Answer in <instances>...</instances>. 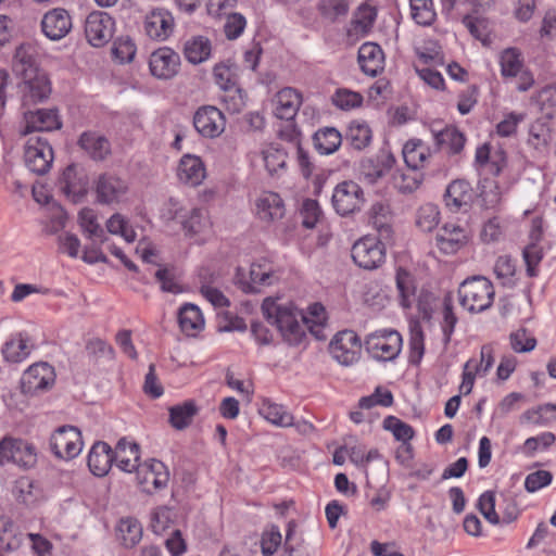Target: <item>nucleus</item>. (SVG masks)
<instances>
[{
    "label": "nucleus",
    "mask_w": 556,
    "mask_h": 556,
    "mask_svg": "<svg viewBox=\"0 0 556 556\" xmlns=\"http://www.w3.org/2000/svg\"><path fill=\"white\" fill-rule=\"evenodd\" d=\"M262 311L267 320L276 325L287 342L293 345L301 342L306 328L301 320V312L288 306H277L274 302L267 300L264 301Z\"/></svg>",
    "instance_id": "obj_1"
},
{
    "label": "nucleus",
    "mask_w": 556,
    "mask_h": 556,
    "mask_svg": "<svg viewBox=\"0 0 556 556\" xmlns=\"http://www.w3.org/2000/svg\"><path fill=\"white\" fill-rule=\"evenodd\" d=\"M492 282L483 276H473L463 281L458 288L460 305L470 313L488 309L494 301Z\"/></svg>",
    "instance_id": "obj_2"
},
{
    "label": "nucleus",
    "mask_w": 556,
    "mask_h": 556,
    "mask_svg": "<svg viewBox=\"0 0 556 556\" xmlns=\"http://www.w3.org/2000/svg\"><path fill=\"white\" fill-rule=\"evenodd\" d=\"M276 280L271 264L265 260L252 263L248 274L238 268L235 276L236 285L244 293H260L263 287L271 286Z\"/></svg>",
    "instance_id": "obj_3"
},
{
    "label": "nucleus",
    "mask_w": 556,
    "mask_h": 556,
    "mask_svg": "<svg viewBox=\"0 0 556 556\" xmlns=\"http://www.w3.org/2000/svg\"><path fill=\"white\" fill-rule=\"evenodd\" d=\"M365 197L363 188L353 180L339 182L332 192L331 204L337 214L352 215L363 207Z\"/></svg>",
    "instance_id": "obj_4"
},
{
    "label": "nucleus",
    "mask_w": 556,
    "mask_h": 556,
    "mask_svg": "<svg viewBox=\"0 0 556 556\" xmlns=\"http://www.w3.org/2000/svg\"><path fill=\"white\" fill-rule=\"evenodd\" d=\"M351 256L358 267L374 270L383 264L386 248L378 238L365 236L353 244Z\"/></svg>",
    "instance_id": "obj_5"
},
{
    "label": "nucleus",
    "mask_w": 556,
    "mask_h": 556,
    "mask_svg": "<svg viewBox=\"0 0 556 556\" xmlns=\"http://www.w3.org/2000/svg\"><path fill=\"white\" fill-rule=\"evenodd\" d=\"M50 450L55 457L70 460L83 450L81 433L74 426L59 427L50 438Z\"/></svg>",
    "instance_id": "obj_6"
},
{
    "label": "nucleus",
    "mask_w": 556,
    "mask_h": 556,
    "mask_svg": "<svg viewBox=\"0 0 556 556\" xmlns=\"http://www.w3.org/2000/svg\"><path fill=\"white\" fill-rule=\"evenodd\" d=\"M53 150L49 142L42 137H30L24 151L26 167L36 175H45L51 168L53 162Z\"/></svg>",
    "instance_id": "obj_7"
},
{
    "label": "nucleus",
    "mask_w": 556,
    "mask_h": 556,
    "mask_svg": "<svg viewBox=\"0 0 556 556\" xmlns=\"http://www.w3.org/2000/svg\"><path fill=\"white\" fill-rule=\"evenodd\" d=\"M36 460V450L27 441L10 437L0 441V466L12 462L21 467H33Z\"/></svg>",
    "instance_id": "obj_8"
},
{
    "label": "nucleus",
    "mask_w": 556,
    "mask_h": 556,
    "mask_svg": "<svg viewBox=\"0 0 556 556\" xmlns=\"http://www.w3.org/2000/svg\"><path fill=\"white\" fill-rule=\"evenodd\" d=\"M137 480L142 491L152 494L167 486L169 471L166 465L157 459H150L136 470Z\"/></svg>",
    "instance_id": "obj_9"
},
{
    "label": "nucleus",
    "mask_w": 556,
    "mask_h": 556,
    "mask_svg": "<svg viewBox=\"0 0 556 556\" xmlns=\"http://www.w3.org/2000/svg\"><path fill=\"white\" fill-rule=\"evenodd\" d=\"M329 350L338 363L349 366L358 359L362 344L353 330H343L331 340Z\"/></svg>",
    "instance_id": "obj_10"
},
{
    "label": "nucleus",
    "mask_w": 556,
    "mask_h": 556,
    "mask_svg": "<svg viewBox=\"0 0 556 556\" xmlns=\"http://www.w3.org/2000/svg\"><path fill=\"white\" fill-rule=\"evenodd\" d=\"M114 24V20L109 13L91 12L85 23L87 41L93 47H103L113 37Z\"/></svg>",
    "instance_id": "obj_11"
},
{
    "label": "nucleus",
    "mask_w": 556,
    "mask_h": 556,
    "mask_svg": "<svg viewBox=\"0 0 556 556\" xmlns=\"http://www.w3.org/2000/svg\"><path fill=\"white\" fill-rule=\"evenodd\" d=\"M193 126L201 136L216 138L225 130L226 118L216 106L204 105L194 113Z\"/></svg>",
    "instance_id": "obj_12"
},
{
    "label": "nucleus",
    "mask_w": 556,
    "mask_h": 556,
    "mask_svg": "<svg viewBox=\"0 0 556 556\" xmlns=\"http://www.w3.org/2000/svg\"><path fill=\"white\" fill-rule=\"evenodd\" d=\"M402 345V338L397 331L381 334H370L366 340V349L371 356L379 361L394 359Z\"/></svg>",
    "instance_id": "obj_13"
},
{
    "label": "nucleus",
    "mask_w": 556,
    "mask_h": 556,
    "mask_svg": "<svg viewBox=\"0 0 556 556\" xmlns=\"http://www.w3.org/2000/svg\"><path fill=\"white\" fill-rule=\"evenodd\" d=\"M151 74L159 79H170L178 74L180 56L168 47L159 48L150 55Z\"/></svg>",
    "instance_id": "obj_14"
},
{
    "label": "nucleus",
    "mask_w": 556,
    "mask_h": 556,
    "mask_svg": "<svg viewBox=\"0 0 556 556\" xmlns=\"http://www.w3.org/2000/svg\"><path fill=\"white\" fill-rule=\"evenodd\" d=\"M25 127L22 135L34 131H52L62 127V121L56 109H38L24 113Z\"/></svg>",
    "instance_id": "obj_15"
},
{
    "label": "nucleus",
    "mask_w": 556,
    "mask_h": 556,
    "mask_svg": "<svg viewBox=\"0 0 556 556\" xmlns=\"http://www.w3.org/2000/svg\"><path fill=\"white\" fill-rule=\"evenodd\" d=\"M55 374L48 363H37L28 367L22 377L25 392L47 390L54 383Z\"/></svg>",
    "instance_id": "obj_16"
},
{
    "label": "nucleus",
    "mask_w": 556,
    "mask_h": 556,
    "mask_svg": "<svg viewBox=\"0 0 556 556\" xmlns=\"http://www.w3.org/2000/svg\"><path fill=\"white\" fill-rule=\"evenodd\" d=\"M552 140V127L547 118H538L530 124L527 144L533 149L534 157L546 156Z\"/></svg>",
    "instance_id": "obj_17"
},
{
    "label": "nucleus",
    "mask_w": 556,
    "mask_h": 556,
    "mask_svg": "<svg viewBox=\"0 0 556 556\" xmlns=\"http://www.w3.org/2000/svg\"><path fill=\"white\" fill-rule=\"evenodd\" d=\"M41 29L51 40L64 38L72 29L70 13L61 8L48 11L41 20Z\"/></svg>",
    "instance_id": "obj_18"
},
{
    "label": "nucleus",
    "mask_w": 556,
    "mask_h": 556,
    "mask_svg": "<svg viewBox=\"0 0 556 556\" xmlns=\"http://www.w3.org/2000/svg\"><path fill=\"white\" fill-rule=\"evenodd\" d=\"M127 191V182L113 174H103L97 180V199L101 203L111 204L119 202Z\"/></svg>",
    "instance_id": "obj_19"
},
{
    "label": "nucleus",
    "mask_w": 556,
    "mask_h": 556,
    "mask_svg": "<svg viewBox=\"0 0 556 556\" xmlns=\"http://www.w3.org/2000/svg\"><path fill=\"white\" fill-rule=\"evenodd\" d=\"M475 165L492 176H498L507 166V154L501 148L492 150L490 143H483L476 150Z\"/></svg>",
    "instance_id": "obj_20"
},
{
    "label": "nucleus",
    "mask_w": 556,
    "mask_h": 556,
    "mask_svg": "<svg viewBox=\"0 0 556 556\" xmlns=\"http://www.w3.org/2000/svg\"><path fill=\"white\" fill-rule=\"evenodd\" d=\"M23 104L30 105L43 101L51 93V86L43 72H37L23 78Z\"/></svg>",
    "instance_id": "obj_21"
},
{
    "label": "nucleus",
    "mask_w": 556,
    "mask_h": 556,
    "mask_svg": "<svg viewBox=\"0 0 556 556\" xmlns=\"http://www.w3.org/2000/svg\"><path fill=\"white\" fill-rule=\"evenodd\" d=\"M144 33L155 40H165L174 29V17L163 9L150 12L143 22Z\"/></svg>",
    "instance_id": "obj_22"
},
{
    "label": "nucleus",
    "mask_w": 556,
    "mask_h": 556,
    "mask_svg": "<svg viewBox=\"0 0 556 556\" xmlns=\"http://www.w3.org/2000/svg\"><path fill=\"white\" fill-rule=\"evenodd\" d=\"M357 60L362 71L370 77H376L384 68V53L375 42L363 43L358 49Z\"/></svg>",
    "instance_id": "obj_23"
},
{
    "label": "nucleus",
    "mask_w": 556,
    "mask_h": 556,
    "mask_svg": "<svg viewBox=\"0 0 556 556\" xmlns=\"http://www.w3.org/2000/svg\"><path fill=\"white\" fill-rule=\"evenodd\" d=\"M139 445L122 438L113 450V462L116 466L125 472H132L139 468Z\"/></svg>",
    "instance_id": "obj_24"
},
{
    "label": "nucleus",
    "mask_w": 556,
    "mask_h": 556,
    "mask_svg": "<svg viewBox=\"0 0 556 556\" xmlns=\"http://www.w3.org/2000/svg\"><path fill=\"white\" fill-rule=\"evenodd\" d=\"M437 245L445 254L458 251L467 241L466 231L456 224H445L437 233Z\"/></svg>",
    "instance_id": "obj_25"
},
{
    "label": "nucleus",
    "mask_w": 556,
    "mask_h": 556,
    "mask_svg": "<svg viewBox=\"0 0 556 556\" xmlns=\"http://www.w3.org/2000/svg\"><path fill=\"white\" fill-rule=\"evenodd\" d=\"M256 214L263 222H276L285 215V203L278 193L264 192L256 201Z\"/></svg>",
    "instance_id": "obj_26"
},
{
    "label": "nucleus",
    "mask_w": 556,
    "mask_h": 556,
    "mask_svg": "<svg viewBox=\"0 0 556 556\" xmlns=\"http://www.w3.org/2000/svg\"><path fill=\"white\" fill-rule=\"evenodd\" d=\"M59 188L74 202L80 201L87 193L86 181L78 175L74 164L68 165L59 178Z\"/></svg>",
    "instance_id": "obj_27"
},
{
    "label": "nucleus",
    "mask_w": 556,
    "mask_h": 556,
    "mask_svg": "<svg viewBox=\"0 0 556 556\" xmlns=\"http://www.w3.org/2000/svg\"><path fill=\"white\" fill-rule=\"evenodd\" d=\"M180 330L189 336L195 337L204 329L205 320L199 306L192 303H185L177 314Z\"/></svg>",
    "instance_id": "obj_28"
},
{
    "label": "nucleus",
    "mask_w": 556,
    "mask_h": 556,
    "mask_svg": "<svg viewBox=\"0 0 556 556\" xmlns=\"http://www.w3.org/2000/svg\"><path fill=\"white\" fill-rule=\"evenodd\" d=\"M177 176L191 187L199 186L205 178V167L199 156L186 154L180 159Z\"/></svg>",
    "instance_id": "obj_29"
},
{
    "label": "nucleus",
    "mask_w": 556,
    "mask_h": 556,
    "mask_svg": "<svg viewBox=\"0 0 556 556\" xmlns=\"http://www.w3.org/2000/svg\"><path fill=\"white\" fill-rule=\"evenodd\" d=\"M87 464L94 476H105L113 464V450L103 441L96 442L88 454Z\"/></svg>",
    "instance_id": "obj_30"
},
{
    "label": "nucleus",
    "mask_w": 556,
    "mask_h": 556,
    "mask_svg": "<svg viewBox=\"0 0 556 556\" xmlns=\"http://www.w3.org/2000/svg\"><path fill=\"white\" fill-rule=\"evenodd\" d=\"M473 200V189L465 179L453 180L446 188L445 203L455 212L469 206Z\"/></svg>",
    "instance_id": "obj_31"
},
{
    "label": "nucleus",
    "mask_w": 556,
    "mask_h": 556,
    "mask_svg": "<svg viewBox=\"0 0 556 556\" xmlns=\"http://www.w3.org/2000/svg\"><path fill=\"white\" fill-rule=\"evenodd\" d=\"M302 103V96L293 88H283L276 94L275 115L280 119H292Z\"/></svg>",
    "instance_id": "obj_32"
},
{
    "label": "nucleus",
    "mask_w": 556,
    "mask_h": 556,
    "mask_svg": "<svg viewBox=\"0 0 556 556\" xmlns=\"http://www.w3.org/2000/svg\"><path fill=\"white\" fill-rule=\"evenodd\" d=\"M33 349L34 345L29 343V338L20 332L3 344L1 354L5 362L16 364L25 361Z\"/></svg>",
    "instance_id": "obj_33"
},
{
    "label": "nucleus",
    "mask_w": 556,
    "mask_h": 556,
    "mask_svg": "<svg viewBox=\"0 0 556 556\" xmlns=\"http://www.w3.org/2000/svg\"><path fill=\"white\" fill-rule=\"evenodd\" d=\"M403 159L407 167L420 170L430 157L429 148L420 139H410L403 147Z\"/></svg>",
    "instance_id": "obj_34"
},
{
    "label": "nucleus",
    "mask_w": 556,
    "mask_h": 556,
    "mask_svg": "<svg viewBox=\"0 0 556 556\" xmlns=\"http://www.w3.org/2000/svg\"><path fill=\"white\" fill-rule=\"evenodd\" d=\"M78 143L96 161H102L111 153L109 140L97 132L86 131L81 134Z\"/></svg>",
    "instance_id": "obj_35"
},
{
    "label": "nucleus",
    "mask_w": 556,
    "mask_h": 556,
    "mask_svg": "<svg viewBox=\"0 0 556 556\" xmlns=\"http://www.w3.org/2000/svg\"><path fill=\"white\" fill-rule=\"evenodd\" d=\"M260 415L270 424L278 427H291L293 415L283 405L273 402L270 399H263L258 408Z\"/></svg>",
    "instance_id": "obj_36"
},
{
    "label": "nucleus",
    "mask_w": 556,
    "mask_h": 556,
    "mask_svg": "<svg viewBox=\"0 0 556 556\" xmlns=\"http://www.w3.org/2000/svg\"><path fill=\"white\" fill-rule=\"evenodd\" d=\"M13 495L18 504L31 507L39 501L41 490L33 479L21 477L14 483Z\"/></svg>",
    "instance_id": "obj_37"
},
{
    "label": "nucleus",
    "mask_w": 556,
    "mask_h": 556,
    "mask_svg": "<svg viewBox=\"0 0 556 556\" xmlns=\"http://www.w3.org/2000/svg\"><path fill=\"white\" fill-rule=\"evenodd\" d=\"M198 412L199 408L194 401H185L168 408V421L174 429L184 430L191 425Z\"/></svg>",
    "instance_id": "obj_38"
},
{
    "label": "nucleus",
    "mask_w": 556,
    "mask_h": 556,
    "mask_svg": "<svg viewBox=\"0 0 556 556\" xmlns=\"http://www.w3.org/2000/svg\"><path fill=\"white\" fill-rule=\"evenodd\" d=\"M315 149L320 154L334 153L342 143V136L334 127H324L318 129L313 136Z\"/></svg>",
    "instance_id": "obj_39"
},
{
    "label": "nucleus",
    "mask_w": 556,
    "mask_h": 556,
    "mask_svg": "<svg viewBox=\"0 0 556 556\" xmlns=\"http://www.w3.org/2000/svg\"><path fill=\"white\" fill-rule=\"evenodd\" d=\"M501 74L504 78H516L525 67V60L518 48L504 49L500 54Z\"/></svg>",
    "instance_id": "obj_40"
},
{
    "label": "nucleus",
    "mask_w": 556,
    "mask_h": 556,
    "mask_svg": "<svg viewBox=\"0 0 556 556\" xmlns=\"http://www.w3.org/2000/svg\"><path fill=\"white\" fill-rule=\"evenodd\" d=\"M480 205L486 210H495L502 202V191L496 180L483 178L478 185Z\"/></svg>",
    "instance_id": "obj_41"
},
{
    "label": "nucleus",
    "mask_w": 556,
    "mask_h": 556,
    "mask_svg": "<svg viewBox=\"0 0 556 556\" xmlns=\"http://www.w3.org/2000/svg\"><path fill=\"white\" fill-rule=\"evenodd\" d=\"M369 217L374 227L378 230L379 235L383 238L390 237L391 229V208L387 202H375L369 210Z\"/></svg>",
    "instance_id": "obj_42"
},
{
    "label": "nucleus",
    "mask_w": 556,
    "mask_h": 556,
    "mask_svg": "<svg viewBox=\"0 0 556 556\" xmlns=\"http://www.w3.org/2000/svg\"><path fill=\"white\" fill-rule=\"evenodd\" d=\"M435 144L446 149L450 154H458L463 151L466 142L465 135L454 127H445L434 136Z\"/></svg>",
    "instance_id": "obj_43"
},
{
    "label": "nucleus",
    "mask_w": 556,
    "mask_h": 556,
    "mask_svg": "<svg viewBox=\"0 0 556 556\" xmlns=\"http://www.w3.org/2000/svg\"><path fill=\"white\" fill-rule=\"evenodd\" d=\"M117 538L125 547L132 548L142 538V526L132 517L123 518L117 526Z\"/></svg>",
    "instance_id": "obj_44"
},
{
    "label": "nucleus",
    "mask_w": 556,
    "mask_h": 556,
    "mask_svg": "<svg viewBox=\"0 0 556 556\" xmlns=\"http://www.w3.org/2000/svg\"><path fill=\"white\" fill-rule=\"evenodd\" d=\"M396 289L399 291L400 304L404 308H409L415 300L416 286L413 275L400 267L396 270Z\"/></svg>",
    "instance_id": "obj_45"
},
{
    "label": "nucleus",
    "mask_w": 556,
    "mask_h": 556,
    "mask_svg": "<svg viewBox=\"0 0 556 556\" xmlns=\"http://www.w3.org/2000/svg\"><path fill=\"white\" fill-rule=\"evenodd\" d=\"M211 50V41L206 37L197 36L185 43L184 53L190 63L200 64L208 59Z\"/></svg>",
    "instance_id": "obj_46"
},
{
    "label": "nucleus",
    "mask_w": 556,
    "mask_h": 556,
    "mask_svg": "<svg viewBox=\"0 0 556 556\" xmlns=\"http://www.w3.org/2000/svg\"><path fill=\"white\" fill-rule=\"evenodd\" d=\"M371 130L366 123L353 121L346 131L345 139L355 150H363L371 142Z\"/></svg>",
    "instance_id": "obj_47"
},
{
    "label": "nucleus",
    "mask_w": 556,
    "mask_h": 556,
    "mask_svg": "<svg viewBox=\"0 0 556 556\" xmlns=\"http://www.w3.org/2000/svg\"><path fill=\"white\" fill-rule=\"evenodd\" d=\"M424 180V174L417 169L407 167L406 170L397 172L393 176L394 187L401 193H413L416 191Z\"/></svg>",
    "instance_id": "obj_48"
},
{
    "label": "nucleus",
    "mask_w": 556,
    "mask_h": 556,
    "mask_svg": "<svg viewBox=\"0 0 556 556\" xmlns=\"http://www.w3.org/2000/svg\"><path fill=\"white\" fill-rule=\"evenodd\" d=\"M12 67L14 73L21 76L22 79L39 72L33 54L24 46H20L15 50Z\"/></svg>",
    "instance_id": "obj_49"
},
{
    "label": "nucleus",
    "mask_w": 556,
    "mask_h": 556,
    "mask_svg": "<svg viewBox=\"0 0 556 556\" xmlns=\"http://www.w3.org/2000/svg\"><path fill=\"white\" fill-rule=\"evenodd\" d=\"M301 320L317 339L326 338L323 332L324 321L326 320L325 307L320 303L313 304L309 307L308 315H301Z\"/></svg>",
    "instance_id": "obj_50"
},
{
    "label": "nucleus",
    "mask_w": 556,
    "mask_h": 556,
    "mask_svg": "<svg viewBox=\"0 0 556 556\" xmlns=\"http://www.w3.org/2000/svg\"><path fill=\"white\" fill-rule=\"evenodd\" d=\"M265 167L270 175L283 169L287 163L288 153L283 148L278 144L271 143L262 151Z\"/></svg>",
    "instance_id": "obj_51"
},
{
    "label": "nucleus",
    "mask_w": 556,
    "mask_h": 556,
    "mask_svg": "<svg viewBox=\"0 0 556 556\" xmlns=\"http://www.w3.org/2000/svg\"><path fill=\"white\" fill-rule=\"evenodd\" d=\"M412 18L421 26H429L435 20L433 0H409Z\"/></svg>",
    "instance_id": "obj_52"
},
{
    "label": "nucleus",
    "mask_w": 556,
    "mask_h": 556,
    "mask_svg": "<svg viewBox=\"0 0 556 556\" xmlns=\"http://www.w3.org/2000/svg\"><path fill=\"white\" fill-rule=\"evenodd\" d=\"M220 103L230 114L240 113L245 106V96L236 85L226 88L219 94Z\"/></svg>",
    "instance_id": "obj_53"
},
{
    "label": "nucleus",
    "mask_w": 556,
    "mask_h": 556,
    "mask_svg": "<svg viewBox=\"0 0 556 556\" xmlns=\"http://www.w3.org/2000/svg\"><path fill=\"white\" fill-rule=\"evenodd\" d=\"M440 212L432 203L421 205L416 213V226L425 232L433 230L439 224Z\"/></svg>",
    "instance_id": "obj_54"
},
{
    "label": "nucleus",
    "mask_w": 556,
    "mask_h": 556,
    "mask_svg": "<svg viewBox=\"0 0 556 556\" xmlns=\"http://www.w3.org/2000/svg\"><path fill=\"white\" fill-rule=\"evenodd\" d=\"M78 220L84 233L87 235L88 238L103 241L102 237L104 236V231L97 222V216L91 208H83L78 214Z\"/></svg>",
    "instance_id": "obj_55"
},
{
    "label": "nucleus",
    "mask_w": 556,
    "mask_h": 556,
    "mask_svg": "<svg viewBox=\"0 0 556 556\" xmlns=\"http://www.w3.org/2000/svg\"><path fill=\"white\" fill-rule=\"evenodd\" d=\"M383 428L391 431L394 438L402 441V443H408L415 434L414 429L408 424L394 416H388L383 420Z\"/></svg>",
    "instance_id": "obj_56"
},
{
    "label": "nucleus",
    "mask_w": 556,
    "mask_h": 556,
    "mask_svg": "<svg viewBox=\"0 0 556 556\" xmlns=\"http://www.w3.org/2000/svg\"><path fill=\"white\" fill-rule=\"evenodd\" d=\"M106 229L112 235L122 236L127 242H134L136 240V231L128 225L127 219L116 213L113 214L106 222Z\"/></svg>",
    "instance_id": "obj_57"
},
{
    "label": "nucleus",
    "mask_w": 556,
    "mask_h": 556,
    "mask_svg": "<svg viewBox=\"0 0 556 556\" xmlns=\"http://www.w3.org/2000/svg\"><path fill=\"white\" fill-rule=\"evenodd\" d=\"M516 273V266L514 261L507 256H500L494 265V274L496 278L502 281V285L505 287H514L515 280L514 276Z\"/></svg>",
    "instance_id": "obj_58"
},
{
    "label": "nucleus",
    "mask_w": 556,
    "mask_h": 556,
    "mask_svg": "<svg viewBox=\"0 0 556 556\" xmlns=\"http://www.w3.org/2000/svg\"><path fill=\"white\" fill-rule=\"evenodd\" d=\"M318 10L323 17L330 22L337 21L340 16H344L349 12L348 0H321Z\"/></svg>",
    "instance_id": "obj_59"
},
{
    "label": "nucleus",
    "mask_w": 556,
    "mask_h": 556,
    "mask_svg": "<svg viewBox=\"0 0 556 556\" xmlns=\"http://www.w3.org/2000/svg\"><path fill=\"white\" fill-rule=\"evenodd\" d=\"M200 293L214 307H227L230 305V301L225 296V294L217 288H214L211 285V281L202 274H200Z\"/></svg>",
    "instance_id": "obj_60"
},
{
    "label": "nucleus",
    "mask_w": 556,
    "mask_h": 556,
    "mask_svg": "<svg viewBox=\"0 0 556 556\" xmlns=\"http://www.w3.org/2000/svg\"><path fill=\"white\" fill-rule=\"evenodd\" d=\"M543 248L536 243H528L522 251V256L526 263V271L529 277L538 276V266L543 258Z\"/></svg>",
    "instance_id": "obj_61"
},
{
    "label": "nucleus",
    "mask_w": 556,
    "mask_h": 556,
    "mask_svg": "<svg viewBox=\"0 0 556 556\" xmlns=\"http://www.w3.org/2000/svg\"><path fill=\"white\" fill-rule=\"evenodd\" d=\"M523 417L538 425L555 421L556 404L546 403L539 405L535 409L527 410Z\"/></svg>",
    "instance_id": "obj_62"
},
{
    "label": "nucleus",
    "mask_w": 556,
    "mask_h": 556,
    "mask_svg": "<svg viewBox=\"0 0 556 556\" xmlns=\"http://www.w3.org/2000/svg\"><path fill=\"white\" fill-rule=\"evenodd\" d=\"M332 103L341 110H351L362 105L363 97L349 89H338L332 97Z\"/></svg>",
    "instance_id": "obj_63"
},
{
    "label": "nucleus",
    "mask_w": 556,
    "mask_h": 556,
    "mask_svg": "<svg viewBox=\"0 0 556 556\" xmlns=\"http://www.w3.org/2000/svg\"><path fill=\"white\" fill-rule=\"evenodd\" d=\"M207 227H210V220L207 212L203 208H193L184 222V228L193 235L203 232Z\"/></svg>",
    "instance_id": "obj_64"
}]
</instances>
